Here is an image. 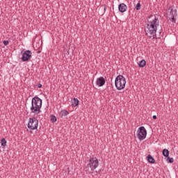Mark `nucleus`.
I'll list each match as a JSON object with an SVG mask.
<instances>
[{"mask_svg":"<svg viewBox=\"0 0 178 178\" xmlns=\"http://www.w3.org/2000/svg\"><path fill=\"white\" fill-rule=\"evenodd\" d=\"M158 26H159V19H158L156 17H155L152 21L148 22L147 29H148L147 33H149V34L152 35L149 36L150 38L152 37L153 38H156Z\"/></svg>","mask_w":178,"mask_h":178,"instance_id":"f257e3e1","label":"nucleus"},{"mask_svg":"<svg viewBox=\"0 0 178 178\" xmlns=\"http://www.w3.org/2000/svg\"><path fill=\"white\" fill-rule=\"evenodd\" d=\"M42 107V99L38 96H35L31 101V112L34 115L41 113V108Z\"/></svg>","mask_w":178,"mask_h":178,"instance_id":"f03ea898","label":"nucleus"},{"mask_svg":"<svg viewBox=\"0 0 178 178\" xmlns=\"http://www.w3.org/2000/svg\"><path fill=\"white\" fill-rule=\"evenodd\" d=\"M115 86L117 90H124V87H126V78L123 76V75H118L115 78Z\"/></svg>","mask_w":178,"mask_h":178,"instance_id":"7ed1b4c3","label":"nucleus"},{"mask_svg":"<svg viewBox=\"0 0 178 178\" xmlns=\"http://www.w3.org/2000/svg\"><path fill=\"white\" fill-rule=\"evenodd\" d=\"M176 17H177V10L173 9V7L170 6L168 8V13L167 14V19L172 22V23H176Z\"/></svg>","mask_w":178,"mask_h":178,"instance_id":"20e7f679","label":"nucleus"},{"mask_svg":"<svg viewBox=\"0 0 178 178\" xmlns=\"http://www.w3.org/2000/svg\"><path fill=\"white\" fill-rule=\"evenodd\" d=\"M99 165L98 159L97 157L92 158L90 159L89 163H88V168H90L92 172H94L95 169H97Z\"/></svg>","mask_w":178,"mask_h":178,"instance_id":"39448f33","label":"nucleus"},{"mask_svg":"<svg viewBox=\"0 0 178 178\" xmlns=\"http://www.w3.org/2000/svg\"><path fill=\"white\" fill-rule=\"evenodd\" d=\"M137 137L140 141L145 140V138L147 137V129H145V127H140L138 128Z\"/></svg>","mask_w":178,"mask_h":178,"instance_id":"423d86ee","label":"nucleus"},{"mask_svg":"<svg viewBox=\"0 0 178 178\" xmlns=\"http://www.w3.org/2000/svg\"><path fill=\"white\" fill-rule=\"evenodd\" d=\"M38 127V120L35 118H29V121L28 123V128L30 130H36Z\"/></svg>","mask_w":178,"mask_h":178,"instance_id":"0eeeda50","label":"nucleus"},{"mask_svg":"<svg viewBox=\"0 0 178 178\" xmlns=\"http://www.w3.org/2000/svg\"><path fill=\"white\" fill-rule=\"evenodd\" d=\"M31 55H33V53H31V51L30 50L25 51L22 54V62L29 61V60L31 58Z\"/></svg>","mask_w":178,"mask_h":178,"instance_id":"6e6552de","label":"nucleus"},{"mask_svg":"<svg viewBox=\"0 0 178 178\" xmlns=\"http://www.w3.org/2000/svg\"><path fill=\"white\" fill-rule=\"evenodd\" d=\"M96 84L99 87H102L103 86H104L105 85V78H104L102 76L97 78V81H96Z\"/></svg>","mask_w":178,"mask_h":178,"instance_id":"1a4fd4ad","label":"nucleus"},{"mask_svg":"<svg viewBox=\"0 0 178 178\" xmlns=\"http://www.w3.org/2000/svg\"><path fill=\"white\" fill-rule=\"evenodd\" d=\"M118 9H119V11L121 12V13H124V12L127 10V6L122 3L118 6Z\"/></svg>","mask_w":178,"mask_h":178,"instance_id":"9d476101","label":"nucleus"},{"mask_svg":"<svg viewBox=\"0 0 178 178\" xmlns=\"http://www.w3.org/2000/svg\"><path fill=\"white\" fill-rule=\"evenodd\" d=\"M105 10H106V5H104V7L101 6L98 10L99 15H100V16H104Z\"/></svg>","mask_w":178,"mask_h":178,"instance_id":"9b49d317","label":"nucleus"},{"mask_svg":"<svg viewBox=\"0 0 178 178\" xmlns=\"http://www.w3.org/2000/svg\"><path fill=\"white\" fill-rule=\"evenodd\" d=\"M147 161L149 162V163H155V159H154V157H152V156H151V154H149L147 156Z\"/></svg>","mask_w":178,"mask_h":178,"instance_id":"f8f14e48","label":"nucleus"},{"mask_svg":"<svg viewBox=\"0 0 178 178\" xmlns=\"http://www.w3.org/2000/svg\"><path fill=\"white\" fill-rule=\"evenodd\" d=\"M79 99L77 98H74L73 100L72 101V106H77L79 105Z\"/></svg>","mask_w":178,"mask_h":178,"instance_id":"ddd939ff","label":"nucleus"},{"mask_svg":"<svg viewBox=\"0 0 178 178\" xmlns=\"http://www.w3.org/2000/svg\"><path fill=\"white\" fill-rule=\"evenodd\" d=\"M145 65H147V62L145 61V60H141L138 63L139 67H144Z\"/></svg>","mask_w":178,"mask_h":178,"instance_id":"4468645a","label":"nucleus"},{"mask_svg":"<svg viewBox=\"0 0 178 178\" xmlns=\"http://www.w3.org/2000/svg\"><path fill=\"white\" fill-rule=\"evenodd\" d=\"M162 154H163V156H165V158H168L169 151L167 149H163Z\"/></svg>","mask_w":178,"mask_h":178,"instance_id":"2eb2a0df","label":"nucleus"},{"mask_svg":"<svg viewBox=\"0 0 178 178\" xmlns=\"http://www.w3.org/2000/svg\"><path fill=\"white\" fill-rule=\"evenodd\" d=\"M60 115L61 116H67V115H69V111L67 110H63L61 111Z\"/></svg>","mask_w":178,"mask_h":178,"instance_id":"dca6fc26","label":"nucleus"},{"mask_svg":"<svg viewBox=\"0 0 178 178\" xmlns=\"http://www.w3.org/2000/svg\"><path fill=\"white\" fill-rule=\"evenodd\" d=\"M56 116L52 115H51V122H52V123H56Z\"/></svg>","mask_w":178,"mask_h":178,"instance_id":"f3484780","label":"nucleus"},{"mask_svg":"<svg viewBox=\"0 0 178 178\" xmlns=\"http://www.w3.org/2000/svg\"><path fill=\"white\" fill-rule=\"evenodd\" d=\"M1 147H6V139L3 138L1 140Z\"/></svg>","mask_w":178,"mask_h":178,"instance_id":"a211bd4d","label":"nucleus"},{"mask_svg":"<svg viewBox=\"0 0 178 178\" xmlns=\"http://www.w3.org/2000/svg\"><path fill=\"white\" fill-rule=\"evenodd\" d=\"M135 9H136V10H140V9H141V3H140V2H138L136 4V6L135 7Z\"/></svg>","mask_w":178,"mask_h":178,"instance_id":"6ab92c4d","label":"nucleus"},{"mask_svg":"<svg viewBox=\"0 0 178 178\" xmlns=\"http://www.w3.org/2000/svg\"><path fill=\"white\" fill-rule=\"evenodd\" d=\"M167 161L168 163H173L175 160L173 159V158L168 157Z\"/></svg>","mask_w":178,"mask_h":178,"instance_id":"aec40b11","label":"nucleus"},{"mask_svg":"<svg viewBox=\"0 0 178 178\" xmlns=\"http://www.w3.org/2000/svg\"><path fill=\"white\" fill-rule=\"evenodd\" d=\"M3 44L6 46L9 44V40H3Z\"/></svg>","mask_w":178,"mask_h":178,"instance_id":"412c9836","label":"nucleus"},{"mask_svg":"<svg viewBox=\"0 0 178 178\" xmlns=\"http://www.w3.org/2000/svg\"><path fill=\"white\" fill-rule=\"evenodd\" d=\"M42 87V85L41 83L38 84V88H41Z\"/></svg>","mask_w":178,"mask_h":178,"instance_id":"4be33fe9","label":"nucleus"},{"mask_svg":"<svg viewBox=\"0 0 178 178\" xmlns=\"http://www.w3.org/2000/svg\"><path fill=\"white\" fill-rule=\"evenodd\" d=\"M153 119H154V120H156V115H153Z\"/></svg>","mask_w":178,"mask_h":178,"instance_id":"5701e85b","label":"nucleus"},{"mask_svg":"<svg viewBox=\"0 0 178 178\" xmlns=\"http://www.w3.org/2000/svg\"><path fill=\"white\" fill-rule=\"evenodd\" d=\"M40 52H41V51H38L37 52V54H40Z\"/></svg>","mask_w":178,"mask_h":178,"instance_id":"b1692460","label":"nucleus"},{"mask_svg":"<svg viewBox=\"0 0 178 178\" xmlns=\"http://www.w3.org/2000/svg\"><path fill=\"white\" fill-rule=\"evenodd\" d=\"M86 170H88V169H87V168H85Z\"/></svg>","mask_w":178,"mask_h":178,"instance_id":"393cba45","label":"nucleus"}]
</instances>
